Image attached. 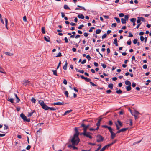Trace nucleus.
Instances as JSON below:
<instances>
[{"label":"nucleus","instance_id":"f257e3e1","mask_svg":"<svg viewBox=\"0 0 151 151\" xmlns=\"http://www.w3.org/2000/svg\"><path fill=\"white\" fill-rule=\"evenodd\" d=\"M75 130L76 133L74 134L73 136L72 137L70 142H79L80 139L78 138L79 133L77 128H75Z\"/></svg>","mask_w":151,"mask_h":151},{"label":"nucleus","instance_id":"f03ea898","mask_svg":"<svg viewBox=\"0 0 151 151\" xmlns=\"http://www.w3.org/2000/svg\"><path fill=\"white\" fill-rule=\"evenodd\" d=\"M39 104L41 105L42 107L45 110H49V107L45 104L43 101L40 100L38 101Z\"/></svg>","mask_w":151,"mask_h":151},{"label":"nucleus","instance_id":"7ed1b4c3","mask_svg":"<svg viewBox=\"0 0 151 151\" xmlns=\"http://www.w3.org/2000/svg\"><path fill=\"white\" fill-rule=\"evenodd\" d=\"M71 144L69 145L68 147L69 148H73V149H78V148L75 146L77 145L79 142H72Z\"/></svg>","mask_w":151,"mask_h":151},{"label":"nucleus","instance_id":"20e7f679","mask_svg":"<svg viewBox=\"0 0 151 151\" xmlns=\"http://www.w3.org/2000/svg\"><path fill=\"white\" fill-rule=\"evenodd\" d=\"M91 134L90 133L87 132H83V133H81L80 134L81 135H83L84 136H86L90 139H91L92 138V137L91 135Z\"/></svg>","mask_w":151,"mask_h":151},{"label":"nucleus","instance_id":"39448f33","mask_svg":"<svg viewBox=\"0 0 151 151\" xmlns=\"http://www.w3.org/2000/svg\"><path fill=\"white\" fill-rule=\"evenodd\" d=\"M20 116L23 119L24 121H26L27 122H29L30 121V119L29 118L27 119V116L23 113L21 114L20 115Z\"/></svg>","mask_w":151,"mask_h":151},{"label":"nucleus","instance_id":"423d86ee","mask_svg":"<svg viewBox=\"0 0 151 151\" xmlns=\"http://www.w3.org/2000/svg\"><path fill=\"white\" fill-rule=\"evenodd\" d=\"M113 144V143L112 142L111 143L108 144L107 145L105 146L100 150V151H104L106 148H108L109 146L112 145Z\"/></svg>","mask_w":151,"mask_h":151},{"label":"nucleus","instance_id":"0eeeda50","mask_svg":"<svg viewBox=\"0 0 151 151\" xmlns=\"http://www.w3.org/2000/svg\"><path fill=\"white\" fill-rule=\"evenodd\" d=\"M22 84L25 86L26 85L30 86V81L27 80H24L23 81Z\"/></svg>","mask_w":151,"mask_h":151},{"label":"nucleus","instance_id":"6e6552de","mask_svg":"<svg viewBox=\"0 0 151 151\" xmlns=\"http://www.w3.org/2000/svg\"><path fill=\"white\" fill-rule=\"evenodd\" d=\"M103 137L100 135H99L97 136V142H100L101 141H103Z\"/></svg>","mask_w":151,"mask_h":151},{"label":"nucleus","instance_id":"1a4fd4ad","mask_svg":"<svg viewBox=\"0 0 151 151\" xmlns=\"http://www.w3.org/2000/svg\"><path fill=\"white\" fill-rule=\"evenodd\" d=\"M81 126L83 127V132H87V130L88 128L87 127L86 125H85L83 123L81 124Z\"/></svg>","mask_w":151,"mask_h":151},{"label":"nucleus","instance_id":"9d476101","mask_svg":"<svg viewBox=\"0 0 151 151\" xmlns=\"http://www.w3.org/2000/svg\"><path fill=\"white\" fill-rule=\"evenodd\" d=\"M131 114L132 116H134V115L136 116L138 115L139 114H140V113H139L138 111H135L134 113L131 112Z\"/></svg>","mask_w":151,"mask_h":151},{"label":"nucleus","instance_id":"9b49d317","mask_svg":"<svg viewBox=\"0 0 151 151\" xmlns=\"http://www.w3.org/2000/svg\"><path fill=\"white\" fill-rule=\"evenodd\" d=\"M111 134V137L112 139H113L116 137V133H114L113 132L110 133Z\"/></svg>","mask_w":151,"mask_h":151},{"label":"nucleus","instance_id":"f8f14e48","mask_svg":"<svg viewBox=\"0 0 151 151\" xmlns=\"http://www.w3.org/2000/svg\"><path fill=\"white\" fill-rule=\"evenodd\" d=\"M53 104L54 105H61L64 104L63 102H58L56 103H54Z\"/></svg>","mask_w":151,"mask_h":151},{"label":"nucleus","instance_id":"ddd939ff","mask_svg":"<svg viewBox=\"0 0 151 151\" xmlns=\"http://www.w3.org/2000/svg\"><path fill=\"white\" fill-rule=\"evenodd\" d=\"M125 84L126 85H128V86H131V83L130 81L128 80H126L125 81Z\"/></svg>","mask_w":151,"mask_h":151},{"label":"nucleus","instance_id":"4468645a","mask_svg":"<svg viewBox=\"0 0 151 151\" xmlns=\"http://www.w3.org/2000/svg\"><path fill=\"white\" fill-rule=\"evenodd\" d=\"M77 17L78 18L81 19H83L84 18V16L82 14H78Z\"/></svg>","mask_w":151,"mask_h":151},{"label":"nucleus","instance_id":"2eb2a0df","mask_svg":"<svg viewBox=\"0 0 151 151\" xmlns=\"http://www.w3.org/2000/svg\"><path fill=\"white\" fill-rule=\"evenodd\" d=\"M44 38L45 40L47 42H50V38L49 37L45 36Z\"/></svg>","mask_w":151,"mask_h":151},{"label":"nucleus","instance_id":"dca6fc26","mask_svg":"<svg viewBox=\"0 0 151 151\" xmlns=\"http://www.w3.org/2000/svg\"><path fill=\"white\" fill-rule=\"evenodd\" d=\"M8 100L10 102L12 103H13L14 102V99L10 97H8Z\"/></svg>","mask_w":151,"mask_h":151},{"label":"nucleus","instance_id":"f3484780","mask_svg":"<svg viewBox=\"0 0 151 151\" xmlns=\"http://www.w3.org/2000/svg\"><path fill=\"white\" fill-rule=\"evenodd\" d=\"M67 64H68V63H67V61H65V65H64V66L63 67V69L64 70H66L67 69Z\"/></svg>","mask_w":151,"mask_h":151},{"label":"nucleus","instance_id":"a211bd4d","mask_svg":"<svg viewBox=\"0 0 151 151\" xmlns=\"http://www.w3.org/2000/svg\"><path fill=\"white\" fill-rule=\"evenodd\" d=\"M14 95L16 98L17 102L18 103L20 101V99L18 97L16 94H14Z\"/></svg>","mask_w":151,"mask_h":151},{"label":"nucleus","instance_id":"6ab92c4d","mask_svg":"<svg viewBox=\"0 0 151 151\" xmlns=\"http://www.w3.org/2000/svg\"><path fill=\"white\" fill-rule=\"evenodd\" d=\"M72 111V110H69L66 111L65 112V113H64L63 115H66L67 114H68L69 113H70V112H71Z\"/></svg>","mask_w":151,"mask_h":151},{"label":"nucleus","instance_id":"aec40b11","mask_svg":"<svg viewBox=\"0 0 151 151\" xmlns=\"http://www.w3.org/2000/svg\"><path fill=\"white\" fill-rule=\"evenodd\" d=\"M131 86H127L126 87V88L127 91H129L131 89Z\"/></svg>","mask_w":151,"mask_h":151},{"label":"nucleus","instance_id":"412c9836","mask_svg":"<svg viewBox=\"0 0 151 151\" xmlns=\"http://www.w3.org/2000/svg\"><path fill=\"white\" fill-rule=\"evenodd\" d=\"M5 54L7 55L11 56L13 55V54L12 53H11L10 52H6L5 53Z\"/></svg>","mask_w":151,"mask_h":151},{"label":"nucleus","instance_id":"4be33fe9","mask_svg":"<svg viewBox=\"0 0 151 151\" xmlns=\"http://www.w3.org/2000/svg\"><path fill=\"white\" fill-rule=\"evenodd\" d=\"M121 22L122 24H125L126 23V21L124 18H122L121 19Z\"/></svg>","mask_w":151,"mask_h":151},{"label":"nucleus","instance_id":"5701e85b","mask_svg":"<svg viewBox=\"0 0 151 151\" xmlns=\"http://www.w3.org/2000/svg\"><path fill=\"white\" fill-rule=\"evenodd\" d=\"M5 26L7 28V29H8V27H7V23H8V20L6 18H5Z\"/></svg>","mask_w":151,"mask_h":151},{"label":"nucleus","instance_id":"b1692460","mask_svg":"<svg viewBox=\"0 0 151 151\" xmlns=\"http://www.w3.org/2000/svg\"><path fill=\"white\" fill-rule=\"evenodd\" d=\"M113 84H109L108 85V87L111 89H112L113 88Z\"/></svg>","mask_w":151,"mask_h":151},{"label":"nucleus","instance_id":"393cba45","mask_svg":"<svg viewBox=\"0 0 151 151\" xmlns=\"http://www.w3.org/2000/svg\"><path fill=\"white\" fill-rule=\"evenodd\" d=\"M114 19H115L116 21L118 23H120V21L119 19L117 17H115L114 18Z\"/></svg>","mask_w":151,"mask_h":151},{"label":"nucleus","instance_id":"a878e982","mask_svg":"<svg viewBox=\"0 0 151 151\" xmlns=\"http://www.w3.org/2000/svg\"><path fill=\"white\" fill-rule=\"evenodd\" d=\"M42 32L43 34H45V28L44 27H42L41 29Z\"/></svg>","mask_w":151,"mask_h":151},{"label":"nucleus","instance_id":"bb28decb","mask_svg":"<svg viewBox=\"0 0 151 151\" xmlns=\"http://www.w3.org/2000/svg\"><path fill=\"white\" fill-rule=\"evenodd\" d=\"M31 101L32 102L35 103L36 101V100L34 98L32 97L31 99Z\"/></svg>","mask_w":151,"mask_h":151},{"label":"nucleus","instance_id":"cd10ccee","mask_svg":"<svg viewBox=\"0 0 151 151\" xmlns=\"http://www.w3.org/2000/svg\"><path fill=\"white\" fill-rule=\"evenodd\" d=\"M64 8L65 9H70V8L67 5H64Z\"/></svg>","mask_w":151,"mask_h":151},{"label":"nucleus","instance_id":"c85d7f7f","mask_svg":"<svg viewBox=\"0 0 151 151\" xmlns=\"http://www.w3.org/2000/svg\"><path fill=\"white\" fill-rule=\"evenodd\" d=\"M139 18L140 19L141 21H142L144 22H145V19L143 17H139Z\"/></svg>","mask_w":151,"mask_h":151},{"label":"nucleus","instance_id":"c756f323","mask_svg":"<svg viewBox=\"0 0 151 151\" xmlns=\"http://www.w3.org/2000/svg\"><path fill=\"white\" fill-rule=\"evenodd\" d=\"M127 129V128H123L120 129V130L121 132H123L126 131Z\"/></svg>","mask_w":151,"mask_h":151},{"label":"nucleus","instance_id":"7c9ffc66","mask_svg":"<svg viewBox=\"0 0 151 151\" xmlns=\"http://www.w3.org/2000/svg\"><path fill=\"white\" fill-rule=\"evenodd\" d=\"M52 71L53 72V74L55 76H57L56 70H52Z\"/></svg>","mask_w":151,"mask_h":151},{"label":"nucleus","instance_id":"2f4dec72","mask_svg":"<svg viewBox=\"0 0 151 151\" xmlns=\"http://www.w3.org/2000/svg\"><path fill=\"white\" fill-rule=\"evenodd\" d=\"M129 18V16L127 15H125L124 16V19L126 20V21H127L128 20Z\"/></svg>","mask_w":151,"mask_h":151},{"label":"nucleus","instance_id":"473e14b6","mask_svg":"<svg viewBox=\"0 0 151 151\" xmlns=\"http://www.w3.org/2000/svg\"><path fill=\"white\" fill-rule=\"evenodd\" d=\"M107 128L110 133L111 132H113V131H112L113 129L111 127L109 126Z\"/></svg>","mask_w":151,"mask_h":151},{"label":"nucleus","instance_id":"72a5a7b5","mask_svg":"<svg viewBox=\"0 0 151 151\" xmlns=\"http://www.w3.org/2000/svg\"><path fill=\"white\" fill-rule=\"evenodd\" d=\"M116 93L117 94H121L122 93V91L121 90L119 89L116 91Z\"/></svg>","mask_w":151,"mask_h":151},{"label":"nucleus","instance_id":"f704fd0d","mask_svg":"<svg viewBox=\"0 0 151 151\" xmlns=\"http://www.w3.org/2000/svg\"><path fill=\"white\" fill-rule=\"evenodd\" d=\"M50 109V110H56L57 109L56 108H54L53 107H49V109Z\"/></svg>","mask_w":151,"mask_h":151},{"label":"nucleus","instance_id":"c9c22d12","mask_svg":"<svg viewBox=\"0 0 151 151\" xmlns=\"http://www.w3.org/2000/svg\"><path fill=\"white\" fill-rule=\"evenodd\" d=\"M85 80L86 82H90L91 80L90 79L86 77H85Z\"/></svg>","mask_w":151,"mask_h":151},{"label":"nucleus","instance_id":"e433bc0d","mask_svg":"<svg viewBox=\"0 0 151 151\" xmlns=\"http://www.w3.org/2000/svg\"><path fill=\"white\" fill-rule=\"evenodd\" d=\"M101 64L104 68H106V66L104 63H101Z\"/></svg>","mask_w":151,"mask_h":151},{"label":"nucleus","instance_id":"4c0bfd02","mask_svg":"<svg viewBox=\"0 0 151 151\" xmlns=\"http://www.w3.org/2000/svg\"><path fill=\"white\" fill-rule=\"evenodd\" d=\"M101 32L100 29H97L96 31V34H99Z\"/></svg>","mask_w":151,"mask_h":151},{"label":"nucleus","instance_id":"58836bf2","mask_svg":"<svg viewBox=\"0 0 151 151\" xmlns=\"http://www.w3.org/2000/svg\"><path fill=\"white\" fill-rule=\"evenodd\" d=\"M4 70L3 69H2L1 67H0V72L4 73H6L5 72H4Z\"/></svg>","mask_w":151,"mask_h":151},{"label":"nucleus","instance_id":"ea45409f","mask_svg":"<svg viewBox=\"0 0 151 151\" xmlns=\"http://www.w3.org/2000/svg\"><path fill=\"white\" fill-rule=\"evenodd\" d=\"M86 57L88 59V61L90 60L91 59V57L88 55H87L86 56Z\"/></svg>","mask_w":151,"mask_h":151},{"label":"nucleus","instance_id":"a19ab883","mask_svg":"<svg viewBox=\"0 0 151 151\" xmlns=\"http://www.w3.org/2000/svg\"><path fill=\"white\" fill-rule=\"evenodd\" d=\"M77 6L78 7L81 8L84 11H86V9L84 7H83L81 6H80L79 5H77Z\"/></svg>","mask_w":151,"mask_h":151},{"label":"nucleus","instance_id":"79ce46f5","mask_svg":"<svg viewBox=\"0 0 151 151\" xmlns=\"http://www.w3.org/2000/svg\"><path fill=\"white\" fill-rule=\"evenodd\" d=\"M98 148L95 150V151H98L101 147V146L100 145H98Z\"/></svg>","mask_w":151,"mask_h":151},{"label":"nucleus","instance_id":"37998d69","mask_svg":"<svg viewBox=\"0 0 151 151\" xmlns=\"http://www.w3.org/2000/svg\"><path fill=\"white\" fill-rule=\"evenodd\" d=\"M136 19L135 18H132V19H130V21L132 22H134L135 21H136Z\"/></svg>","mask_w":151,"mask_h":151},{"label":"nucleus","instance_id":"c03bdc74","mask_svg":"<svg viewBox=\"0 0 151 151\" xmlns=\"http://www.w3.org/2000/svg\"><path fill=\"white\" fill-rule=\"evenodd\" d=\"M137 39H134L133 40V42L134 44H136L137 42Z\"/></svg>","mask_w":151,"mask_h":151},{"label":"nucleus","instance_id":"a18cd8bd","mask_svg":"<svg viewBox=\"0 0 151 151\" xmlns=\"http://www.w3.org/2000/svg\"><path fill=\"white\" fill-rule=\"evenodd\" d=\"M65 94L67 97H68V93L67 91H66L65 92Z\"/></svg>","mask_w":151,"mask_h":151},{"label":"nucleus","instance_id":"49530a36","mask_svg":"<svg viewBox=\"0 0 151 151\" xmlns=\"http://www.w3.org/2000/svg\"><path fill=\"white\" fill-rule=\"evenodd\" d=\"M116 26V23H114L112 24L111 27H115Z\"/></svg>","mask_w":151,"mask_h":151},{"label":"nucleus","instance_id":"de8ad7c7","mask_svg":"<svg viewBox=\"0 0 151 151\" xmlns=\"http://www.w3.org/2000/svg\"><path fill=\"white\" fill-rule=\"evenodd\" d=\"M95 28L94 27H91L90 28V29L89 30V32H92V30L93 29H94Z\"/></svg>","mask_w":151,"mask_h":151},{"label":"nucleus","instance_id":"09e8293b","mask_svg":"<svg viewBox=\"0 0 151 151\" xmlns=\"http://www.w3.org/2000/svg\"><path fill=\"white\" fill-rule=\"evenodd\" d=\"M84 27V25H80L78 27V28L79 29H81L82 27Z\"/></svg>","mask_w":151,"mask_h":151},{"label":"nucleus","instance_id":"8fccbe9b","mask_svg":"<svg viewBox=\"0 0 151 151\" xmlns=\"http://www.w3.org/2000/svg\"><path fill=\"white\" fill-rule=\"evenodd\" d=\"M62 56L61 53L60 52H59L58 53V54L56 56V57H60Z\"/></svg>","mask_w":151,"mask_h":151},{"label":"nucleus","instance_id":"3c124183","mask_svg":"<svg viewBox=\"0 0 151 151\" xmlns=\"http://www.w3.org/2000/svg\"><path fill=\"white\" fill-rule=\"evenodd\" d=\"M136 86V83L134 82H133L132 83V86L133 87H135Z\"/></svg>","mask_w":151,"mask_h":151},{"label":"nucleus","instance_id":"603ef678","mask_svg":"<svg viewBox=\"0 0 151 151\" xmlns=\"http://www.w3.org/2000/svg\"><path fill=\"white\" fill-rule=\"evenodd\" d=\"M119 16L120 17H122L124 16V14L122 13H120L119 14Z\"/></svg>","mask_w":151,"mask_h":151},{"label":"nucleus","instance_id":"864d4df0","mask_svg":"<svg viewBox=\"0 0 151 151\" xmlns=\"http://www.w3.org/2000/svg\"><path fill=\"white\" fill-rule=\"evenodd\" d=\"M129 35L128 36L129 37H131L133 36V35L131 33V32H129Z\"/></svg>","mask_w":151,"mask_h":151},{"label":"nucleus","instance_id":"5fc2aeb1","mask_svg":"<svg viewBox=\"0 0 151 151\" xmlns=\"http://www.w3.org/2000/svg\"><path fill=\"white\" fill-rule=\"evenodd\" d=\"M107 36V35L106 34H104L102 37V39H104Z\"/></svg>","mask_w":151,"mask_h":151},{"label":"nucleus","instance_id":"6e6d98bb","mask_svg":"<svg viewBox=\"0 0 151 151\" xmlns=\"http://www.w3.org/2000/svg\"><path fill=\"white\" fill-rule=\"evenodd\" d=\"M117 122L120 126L122 127V124L121 122V121H120L119 120H118L117 121Z\"/></svg>","mask_w":151,"mask_h":151},{"label":"nucleus","instance_id":"4d7b16f0","mask_svg":"<svg viewBox=\"0 0 151 151\" xmlns=\"http://www.w3.org/2000/svg\"><path fill=\"white\" fill-rule=\"evenodd\" d=\"M138 19L137 20V23H139V24L140 23V22L141 21L140 20V19L139 18V17H138Z\"/></svg>","mask_w":151,"mask_h":151},{"label":"nucleus","instance_id":"13d9d810","mask_svg":"<svg viewBox=\"0 0 151 151\" xmlns=\"http://www.w3.org/2000/svg\"><path fill=\"white\" fill-rule=\"evenodd\" d=\"M86 59H84L81 62V63L82 64H84L86 63Z\"/></svg>","mask_w":151,"mask_h":151},{"label":"nucleus","instance_id":"bf43d9fd","mask_svg":"<svg viewBox=\"0 0 151 151\" xmlns=\"http://www.w3.org/2000/svg\"><path fill=\"white\" fill-rule=\"evenodd\" d=\"M140 40L142 41H143L144 40V38L142 36H141L140 37Z\"/></svg>","mask_w":151,"mask_h":151},{"label":"nucleus","instance_id":"052dcab7","mask_svg":"<svg viewBox=\"0 0 151 151\" xmlns=\"http://www.w3.org/2000/svg\"><path fill=\"white\" fill-rule=\"evenodd\" d=\"M130 124L129 125L130 126H132V120L131 119H129Z\"/></svg>","mask_w":151,"mask_h":151},{"label":"nucleus","instance_id":"680f3d73","mask_svg":"<svg viewBox=\"0 0 151 151\" xmlns=\"http://www.w3.org/2000/svg\"><path fill=\"white\" fill-rule=\"evenodd\" d=\"M108 124L109 125H112L113 124V122L111 121H109V122Z\"/></svg>","mask_w":151,"mask_h":151},{"label":"nucleus","instance_id":"e2e57ef3","mask_svg":"<svg viewBox=\"0 0 151 151\" xmlns=\"http://www.w3.org/2000/svg\"><path fill=\"white\" fill-rule=\"evenodd\" d=\"M67 82L66 80L65 79H64L63 81V83L65 85H66L67 84Z\"/></svg>","mask_w":151,"mask_h":151},{"label":"nucleus","instance_id":"0e129e2a","mask_svg":"<svg viewBox=\"0 0 151 151\" xmlns=\"http://www.w3.org/2000/svg\"><path fill=\"white\" fill-rule=\"evenodd\" d=\"M23 21L24 22H26L27 21V18L26 16H24L23 17Z\"/></svg>","mask_w":151,"mask_h":151},{"label":"nucleus","instance_id":"69168bd1","mask_svg":"<svg viewBox=\"0 0 151 151\" xmlns=\"http://www.w3.org/2000/svg\"><path fill=\"white\" fill-rule=\"evenodd\" d=\"M117 39L115 38L114 40L113 43L114 44L116 43H117Z\"/></svg>","mask_w":151,"mask_h":151},{"label":"nucleus","instance_id":"338daca9","mask_svg":"<svg viewBox=\"0 0 151 151\" xmlns=\"http://www.w3.org/2000/svg\"><path fill=\"white\" fill-rule=\"evenodd\" d=\"M147 65L145 64L143 65V68L144 69H146L147 68Z\"/></svg>","mask_w":151,"mask_h":151},{"label":"nucleus","instance_id":"774afa93","mask_svg":"<svg viewBox=\"0 0 151 151\" xmlns=\"http://www.w3.org/2000/svg\"><path fill=\"white\" fill-rule=\"evenodd\" d=\"M100 124V122L98 121V122L96 123V126L98 127H99Z\"/></svg>","mask_w":151,"mask_h":151}]
</instances>
